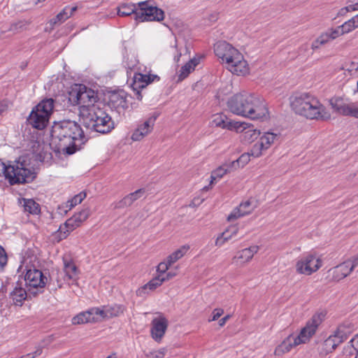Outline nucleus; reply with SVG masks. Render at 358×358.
Masks as SVG:
<instances>
[{"label": "nucleus", "mask_w": 358, "mask_h": 358, "mask_svg": "<svg viewBox=\"0 0 358 358\" xmlns=\"http://www.w3.org/2000/svg\"><path fill=\"white\" fill-rule=\"evenodd\" d=\"M51 137L52 144L56 151L69 155L80 150L87 141L80 124L71 120L55 122L51 130Z\"/></svg>", "instance_id": "1"}, {"label": "nucleus", "mask_w": 358, "mask_h": 358, "mask_svg": "<svg viewBox=\"0 0 358 358\" xmlns=\"http://www.w3.org/2000/svg\"><path fill=\"white\" fill-rule=\"evenodd\" d=\"M227 106L234 114L252 120H263L268 116V109L261 97L245 91L230 97Z\"/></svg>", "instance_id": "2"}, {"label": "nucleus", "mask_w": 358, "mask_h": 358, "mask_svg": "<svg viewBox=\"0 0 358 358\" xmlns=\"http://www.w3.org/2000/svg\"><path fill=\"white\" fill-rule=\"evenodd\" d=\"M290 107L296 114L310 120H327L331 115L315 96L310 93H296L289 98Z\"/></svg>", "instance_id": "3"}, {"label": "nucleus", "mask_w": 358, "mask_h": 358, "mask_svg": "<svg viewBox=\"0 0 358 358\" xmlns=\"http://www.w3.org/2000/svg\"><path fill=\"white\" fill-rule=\"evenodd\" d=\"M215 55L221 59L226 68L236 75H245L248 72L247 62L243 55L226 41H218L214 45Z\"/></svg>", "instance_id": "4"}, {"label": "nucleus", "mask_w": 358, "mask_h": 358, "mask_svg": "<svg viewBox=\"0 0 358 358\" xmlns=\"http://www.w3.org/2000/svg\"><path fill=\"white\" fill-rule=\"evenodd\" d=\"M80 120L85 127L94 131L106 134L114 129V122L101 104L92 109L83 108Z\"/></svg>", "instance_id": "5"}, {"label": "nucleus", "mask_w": 358, "mask_h": 358, "mask_svg": "<svg viewBox=\"0 0 358 358\" xmlns=\"http://www.w3.org/2000/svg\"><path fill=\"white\" fill-rule=\"evenodd\" d=\"M321 323L319 315H314L309 320L306 326L301 329L299 335H290L284 340L275 350V355L282 356L285 352H289L293 348L301 343H306L315 334L318 326Z\"/></svg>", "instance_id": "6"}, {"label": "nucleus", "mask_w": 358, "mask_h": 358, "mask_svg": "<svg viewBox=\"0 0 358 358\" xmlns=\"http://www.w3.org/2000/svg\"><path fill=\"white\" fill-rule=\"evenodd\" d=\"M3 166V174L10 182L13 185L15 184H24L32 182L36 177L34 169L29 167L24 157H19L13 165L6 166L1 162Z\"/></svg>", "instance_id": "7"}, {"label": "nucleus", "mask_w": 358, "mask_h": 358, "mask_svg": "<svg viewBox=\"0 0 358 358\" xmlns=\"http://www.w3.org/2000/svg\"><path fill=\"white\" fill-rule=\"evenodd\" d=\"M54 107V100L46 99L41 101L31 110L27 121L34 128L41 130L48 125Z\"/></svg>", "instance_id": "8"}, {"label": "nucleus", "mask_w": 358, "mask_h": 358, "mask_svg": "<svg viewBox=\"0 0 358 358\" xmlns=\"http://www.w3.org/2000/svg\"><path fill=\"white\" fill-rule=\"evenodd\" d=\"M69 101L74 105L79 106V115L82 116L83 108L92 109V106H97V95L95 92L84 85H79L71 90L69 94Z\"/></svg>", "instance_id": "9"}, {"label": "nucleus", "mask_w": 358, "mask_h": 358, "mask_svg": "<svg viewBox=\"0 0 358 358\" xmlns=\"http://www.w3.org/2000/svg\"><path fill=\"white\" fill-rule=\"evenodd\" d=\"M24 281L27 292L30 295L36 296L43 292L47 278L40 270L29 269L25 274Z\"/></svg>", "instance_id": "10"}, {"label": "nucleus", "mask_w": 358, "mask_h": 358, "mask_svg": "<svg viewBox=\"0 0 358 358\" xmlns=\"http://www.w3.org/2000/svg\"><path fill=\"white\" fill-rule=\"evenodd\" d=\"M322 266L320 258L313 253L304 254L296 263V271L299 274L310 275Z\"/></svg>", "instance_id": "11"}, {"label": "nucleus", "mask_w": 358, "mask_h": 358, "mask_svg": "<svg viewBox=\"0 0 358 358\" xmlns=\"http://www.w3.org/2000/svg\"><path fill=\"white\" fill-rule=\"evenodd\" d=\"M139 11L136 13V21H162L164 18V12L157 6L150 4L148 1L138 3Z\"/></svg>", "instance_id": "12"}, {"label": "nucleus", "mask_w": 358, "mask_h": 358, "mask_svg": "<svg viewBox=\"0 0 358 358\" xmlns=\"http://www.w3.org/2000/svg\"><path fill=\"white\" fill-rule=\"evenodd\" d=\"M158 116L159 114L155 113L143 122L138 124L136 129L133 131L131 138L134 141H140L150 134L153 130Z\"/></svg>", "instance_id": "13"}, {"label": "nucleus", "mask_w": 358, "mask_h": 358, "mask_svg": "<svg viewBox=\"0 0 358 358\" xmlns=\"http://www.w3.org/2000/svg\"><path fill=\"white\" fill-rule=\"evenodd\" d=\"M330 105L339 115L358 118V106L355 103H347L341 99L336 98L330 100Z\"/></svg>", "instance_id": "14"}, {"label": "nucleus", "mask_w": 358, "mask_h": 358, "mask_svg": "<svg viewBox=\"0 0 358 358\" xmlns=\"http://www.w3.org/2000/svg\"><path fill=\"white\" fill-rule=\"evenodd\" d=\"M155 80H159V78L156 75H146L140 73L134 75L131 88L138 101H141L143 98L141 90Z\"/></svg>", "instance_id": "15"}, {"label": "nucleus", "mask_w": 358, "mask_h": 358, "mask_svg": "<svg viewBox=\"0 0 358 358\" xmlns=\"http://www.w3.org/2000/svg\"><path fill=\"white\" fill-rule=\"evenodd\" d=\"M277 134L272 132L264 133L252 147L251 154L255 157H259L264 150L268 149L277 138Z\"/></svg>", "instance_id": "16"}, {"label": "nucleus", "mask_w": 358, "mask_h": 358, "mask_svg": "<svg viewBox=\"0 0 358 358\" xmlns=\"http://www.w3.org/2000/svg\"><path fill=\"white\" fill-rule=\"evenodd\" d=\"M90 216V210L88 208L83 209L78 213H76L72 217L67 220L64 224L66 231H64L61 238H65L69 231H73L76 227H79L80 224L85 221Z\"/></svg>", "instance_id": "17"}, {"label": "nucleus", "mask_w": 358, "mask_h": 358, "mask_svg": "<svg viewBox=\"0 0 358 358\" xmlns=\"http://www.w3.org/2000/svg\"><path fill=\"white\" fill-rule=\"evenodd\" d=\"M259 247L258 245H251L249 248L243 249L236 252L232 259V263L238 266H243L250 262L254 255L258 252Z\"/></svg>", "instance_id": "18"}, {"label": "nucleus", "mask_w": 358, "mask_h": 358, "mask_svg": "<svg viewBox=\"0 0 358 358\" xmlns=\"http://www.w3.org/2000/svg\"><path fill=\"white\" fill-rule=\"evenodd\" d=\"M108 106L119 113L127 108V93L124 91L114 92L110 95Z\"/></svg>", "instance_id": "19"}, {"label": "nucleus", "mask_w": 358, "mask_h": 358, "mask_svg": "<svg viewBox=\"0 0 358 358\" xmlns=\"http://www.w3.org/2000/svg\"><path fill=\"white\" fill-rule=\"evenodd\" d=\"M144 189H138L136 191L130 193L123 197L121 200L113 203V207L115 209L124 208L132 205V203L143 196L145 194Z\"/></svg>", "instance_id": "20"}, {"label": "nucleus", "mask_w": 358, "mask_h": 358, "mask_svg": "<svg viewBox=\"0 0 358 358\" xmlns=\"http://www.w3.org/2000/svg\"><path fill=\"white\" fill-rule=\"evenodd\" d=\"M168 327V321L164 317L155 318L152 321L151 334L155 341H159L164 335Z\"/></svg>", "instance_id": "21"}, {"label": "nucleus", "mask_w": 358, "mask_h": 358, "mask_svg": "<svg viewBox=\"0 0 358 358\" xmlns=\"http://www.w3.org/2000/svg\"><path fill=\"white\" fill-rule=\"evenodd\" d=\"M98 308H92L87 311L80 313L72 318V324H80L87 322H94L99 320Z\"/></svg>", "instance_id": "22"}, {"label": "nucleus", "mask_w": 358, "mask_h": 358, "mask_svg": "<svg viewBox=\"0 0 358 358\" xmlns=\"http://www.w3.org/2000/svg\"><path fill=\"white\" fill-rule=\"evenodd\" d=\"M348 264L349 263H346L345 261L329 270L328 272L329 275H331L333 280L339 281L351 273L352 268H350Z\"/></svg>", "instance_id": "23"}, {"label": "nucleus", "mask_w": 358, "mask_h": 358, "mask_svg": "<svg viewBox=\"0 0 358 358\" xmlns=\"http://www.w3.org/2000/svg\"><path fill=\"white\" fill-rule=\"evenodd\" d=\"M124 308L122 305L114 304L112 306H103L102 309L98 308V317H117L123 313Z\"/></svg>", "instance_id": "24"}, {"label": "nucleus", "mask_w": 358, "mask_h": 358, "mask_svg": "<svg viewBox=\"0 0 358 358\" xmlns=\"http://www.w3.org/2000/svg\"><path fill=\"white\" fill-rule=\"evenodd\" d=\"M353 326L350 324H343L338 327L337 329L331 336L336 338V343L339 344L348 338L353 332Z\"/></svg>", "instance_id": "25"}, {"label": "nucleus", "mask_w": 358, "mask_h": 358, "mask_svg": "<svg viewBox=\"0 0 358 358\" xmlns=\"http://www.w3.org/2000/svg\"><path fill=\"white\" fill-rule=\"evenodd\" d=\"M29 295L30 296L29 293L27 292V289L22 288L21 284L19 285L17 283L15 287L10 292V298L13 300L15 305L22 306V302Z\"/></svg>", "instance_id": "26"}, {"label": "nucleus", "mask_w": 358, "mask_h": 358, "mask_svg": "<svg viewBox=\"0 0 358 358\" xmlns=\"http://www.w3.org/2000/svg\"><path fill=\"white\" fill-rule=\"evenodd\" d=\"M252 211L251 203L249 201L241 203L238 207L235 208L228 215V221H233L238 217L249 214Z\"/></svg>", "instance_id": "27"}, {"label": "nucleus", "mask_w": 358, "mask_h": 358, "mask_svg": "<svg viewBox=\"0 0 358 358\" xmlns=\"http://www.w3.org/2000/svg\"><path fill=\"white\" fill-rule=\"evenodd\" d=\"M238 227L236 225L229 227L225 231L221 233L215 241L216 246H222L226 242L237 236Z\"/></svg>", "instance_id": "28"}, {"label": "nucleus", "mask_w": 358, "mask_h": 358, "mask_svg": "<svg viewBox=\"0 0 358 358\" xmlns=\"http://www.w3.org/2000/svg\"><path fill=\"white\" fill-rule=\"evenodd\" d=\"M77 7L66 6L59 13H58L54 18L50 20V24L55 26L57 24H61L69 19L73 13L76 10Z\"/></svg>", "instance_id": "29"}, {"label": "nucleus", "mask_w": 358, "mask_h": 358, "mask_svg": "<svg viewBox=\"0 0 358 358\" xmlns=\"http://www.w3.org/2000/svg\"><path fill=\"white\" fill-rule=\"evenodd\" d=\"M165 280L166 278L164 276H162V275H158L157 277L152 279L144 286L138 289L137 291V294L139 296H142L143 294L146 293L147 289L154 290L158 287H159Z\"/></svg>", "instance_id": "30"}, {"label": "nucleus", "mask_w": 358, "mask_h": 358, "mask_svg": "<svg viewBox=\"0 0 358 358\" xmlns=\"http://www.w3.org/2000/svg\"><path fill=\"white\" fill-rule=\"evenodd\" d=\"M199 63V59L194 57L182 66L178 74V81H182L185 79L189 74L194 70Z\"/></svg>", "instance_id": "31"}, {"label": "nucleus", "mask_w": 358, "mask_h": 358, "mask_svg": "<svg viewBox=\"0 0 358 358\" xmlns=\"http://www.w3.org/2000/svg\"><path fill=\"white\" fill-rule=\"evenodd\" d=\"M233 171L234 170L231 166V162H225L212 172L210 176V184H213L217 180L222 178L227 173H230Z\"/></svg>", "instance_id": "32"}, {"label": "nucleus", "mask_w": 358, "mask_h": 358, "mask_svg": "<svg viewBox=\"0 0 358 358\" xmlns=\"http://www.w3.org/2000/svg\"><path fill=\"white\" fill-rule=\"evenodd\" d=\"M213 122L216 127L228 129L237 127L236 124H238V122L229 121L227 117L223 114L215 115Z\"/></svg>", "instance_id": "33"}, {"label": "nucleus", "mask_w": 358, "mask_h": 358, "mask_svg": "<svg viewBox=\"0 0 358 358\" xmlns=\"http://www.w3.org/2000/svg\"><path fill=\"white\" fill-rule=\"evenodd\" d=\"M336 338L330 335L320 345V352L322 356H326L333 352L339 345L336 343Z\"/></svg>", "instance_id": "34"}, {"label": "nucleus", "mask_w": 358, "mask_h": 358, "mask_svg": "<svg viewBox=\"0 0 358 358\" xmlns=\"http://www.w3.org/2000/svg\"><path fill=\"white\" fill-rule=\"evenodd\" d=\"M139 11V8L134 3H122L117 8V15L125 17L133 15L136 21V13Z\"/></svg>", "instance_id": "35"}, {"label": "nucleus", "mask_w": 358, "mask_h": 358, "mask_svg": "<svg viewBox=\"0 0 358 358\" xmlns=\"http://www.w3.org/2000/svg\"><path fill=\"white\" fill-rule=\"evenodd\" d=\"M22 207L24 212L31 215H38L41 213L40 205L31 199H23Z\"/></svg>", "instance_id": "36"}, {"label": "nucleus", "mask_w": 358, "mask_h": 358, "mask_svg": "<svg viewBox=\"0 0 358 358\" xmlns=\"http://www.w3.org/2000/svg\"><path fill=\"white\" fill-rule=\"evenodd\" d=\"M343 353L346 357L354 356L355 358H358V335L350 340L348 345L345 347Z\"/></svg>", "instance_id": "37"}, {"label": "nucleus", "mask_w": 358, "mask_h": 358, "mask_svg": "<svg viewBox=\"0 0 358 358\" xmlns=\"http://www.w3.org/2000/svg\"><path fill=\"white\" fill-rule=\"evenodd\" d=\"M64 269L66 277L73 281L78 279V271L77 266L71 261L64 260Z\"/></svg>", "instance_id": "38"}, {"label": "nucleus", "mask_w": 358, "mask_h": 358, "mask_svg": "<svg viewBox=\"0 0 358 358\" xmlns=\"http://www.w3.org/2000/svg\"><path fill=\"white\" fill-rule=\"evenodd\" d=\"M189 249V245H182L167 257L168 265H172L182 258Z\"/></svg>", "instance_id": "39"}, {"label": "nucleus", "mask_w": 358, "mask_h": 358, "mask_svg": "<svg viewBox=\"0 0 358 358\" xmlns=\"http://www.w3.org/2000/svg\"><path fill=\"white\" fill-rule=\"evenodd\" d=\"M250 156H252L251 152L250 153H243L237 159L230 162L231 166L234 171L243 167L250 162Z\"/></svg>", "instance_id": "40"}, {"label": "nucleus", "mask_w": 358, "mask_h": 358, "mask_svg": "<svg viewBox=\"0 0 358 358\" xmlns=\"http://www.w3.org/2000/svg\"><path fill=\"white\" fill-rule=\"evenodd\" d=\"M331 40V38L329 35L327 31L324 33L321 34L312 43L311 48L313 50H316L320 48V46L324 45L329 43Z\"/></svg>", "instance_id": "41"}, {"label": "nucleus", "mask_w": 358, "mask_h": 358, "mask_svg": "<svg viewBox=\"0 0 358 358\" xmlns=\"http://www.w3.org/2000/svg\"><path fill=\"white\" fill-rule=\"evenodd\" d=\"M357 18L355 15L341 25L345 34H348L358 27V20Z\"/></svg>", "instance_id": "42"}, {"label": "nucleus", "mask_w": 358, "mask_h": 358, "mask_svg": "<svg viewBox=\"0 0 358 358\" xmlns=\"http://www.w3.org/2000/svg\"><path fill=\"white\" fill-rule=\"evenodd\" d=\"M86 197V193L85 192H80L78 194H76L74 196L71 200H69L66 203V208H69V209H71L76 205L80 203Z\"/></svg>", "instance_id": "43"}, {"label": "nucleus", "mask_w": 358, "mask_h": 358, "mask_svg": "<svg viewBox=\"0 0 358 358\" xmlns=\"http://www.w3.org/2000/svg\"><path fill=\"white\" fill-rule=\"evenodd\" d=\"M260 131L257 129H249L244 132V138L248 142H253L258 138Z\"/></svg>", "instance_id": "44"}, {"label": "nucleus", "mask_w": 358, "mask_h": 358, "mask_svg": "<svg viewBox=\"0 0 358 358\" xmlns=\"http://www.w3.org/2000/svg\"><path fill=\"white\" fill-rule=\"evenodd\" d=\"M28 23L26 21H19L15 24H13L10 27V31L16 33L20 32L27 29Z\"/></svg>", "instance_id": "45"}, {"label": "nucleus", "mask_w": 358, "mask_h": 358, "mask_svg": "<svg viewBox=\"0 0 358 358\" xmlns=\"http://www.w3.org/2000/svg\"><path fill=\"white\" fill-rule=\"evenodd\" d=\"M327 32L329 33V35L331 41L336 39V38H338L340 36L345 34V33H344L342 27H341V26H338L335 29H329L327 31Z\"/></svg>", "instance_id": "46"}, {"label": "nucleus", "mask_w": 358, "mask_h": 358, "mask_svg": "<svg viewBox=\"0 0 358 358\" xmlns=\"http://www.w3.org/2000/svg\"><path fill=\"white\" fill-rule=\"evenodd\" d=\"M171 265H168V259H166V262H163L159 264L157 266V272L159 273V275H162V276H164V273L166 271L169 269V268Z\"/></svg>", "instance_id": "47"}, {"label": "nucleus", "mask_w": 358, "mask_h": 358, "mask_svg": "<svg viewBox=\"0 0 358 358\" xmlns=\"http://www.w3.org/2000/svg\"><path fill=\"white\" fill-rule=\"evenodd\" d=\"M224 313V310L222 308H215L212 313V317L208 319V322L215 321Z\"/></svg>", "instance_id": "48"}, {"label": "nucleus", "mask_w": 358, "mask_h": 358, "mask_svg": "<svg viewBox=\"0 0 358 358\" xmlns=\"http://www.w3.org/2000/svg\"><path fill=\"white\" fill-rule=\"evenodd\" d=\"M346 263H349L348 264L350 268H352V271L354 270V268L358 266V254L352 256L350 259L345 261Z\"/></svg>", "instance_id": "49"}, {"label": "nucleus", "mask_w": 358, "mask_h": 358, "mask_svg": "<svg viewBox=\"0 0 358 358\" xmlns=\"http://www.w3.org/2000/svg\"><path fill=\"white\" fill-rule=\"evenodd\" d=\"M8 260V255L6 252V250L3 247H1V269L6 264Z\"/></svg>", "instance_id": "50"}, {"label": "nucleus", "mask_w": 358, "mask_h": 358, "mask_svg": "<svg viewBox=\"0 0 358 358\" xmlns=\"http://www.w3.org/2000/svg\"><path fill=\"white\" fill-rule=\"evenodd\" d=\"M352 10H355V8H352L350 5L346 6V7H344V8H342L338 15H344L345 14H346L349 11H352Z\"/></svg>", "instance_id": "51"}, {"label": "nucleus", "mask_w": 358, "mask_h": 358, "mask_svg": "<svg viewBox=\"0 0 358 358\" xmlns=\"http://www.w3.org/2000/svg\"><path fill=\"white\" fill-rule=\"evenodd\" d=\"M229 318H230V315H227L224 316V317H222L219 321V326L220 327H223L226 324V322L228 321V320Z\"/></svg>", "instance_id": "52"}, {"label": "nucleus", "mask_w": 358, "mask_h": 358, "mask_svg": "<svg viewBox=\"0 0 358 358\" xmlns=\"http://www.w3.org/2000/svg\"><path fill=\"white\" fill-rule=\"evenodd\" d=\"M350 2L352 3L350 6L352 8H355V10H358V0H350Z\"/></svg>", "instance_id": "53"}, {"label": "nucleus", "mask_w": 358, "mask_h": 358, "mask_svg": "<svg viewBox=\"0 0 358 358\" xmlns=\"http://www.w3.org/2000/svg\"><path fill=\"white\" fill-rule=\"evenodd\" d=\"M176 49V52H177V54L176 55L174 56V61L178 63L179 61H180V58L182 55L181 52H178V51L177 50V46L176 45L175 46Z\"/></svg>", "instance_id": "54"}, {"label": "nucleus", "mask_w": 358, "mask_h": 358, "mask_svg": "<svg viewBox=\"0 0 358 358\" xmlns=\"http://www.w3.org/2000/svg\"><path fill=\"white\" fill-rule=\"evenodd\" d=\"M175 275L176 274L174 273L169 272L168 273L166 274V276H164V277L166 280H169V279L172 278L173 276H175Z\"/></svg>", "instance_id": "55"}, {"label": "nucleus", "mask_w": 358, "mask_h": 358, "mask_svg": "<svg viewBox=\"0 0 358 358\" xmlns=\"http://www.w3.org/2000/svg\"><path fill=\"white\" fill-rule=\"evenodd\" d=\"M42 350H37L34 352V355H32L31 358H34L35 357L40 356L41 355Z\"/></svg>", "instance_id": "56"}, {"label": "nucleus", "mask_w": 358, "mask_h": 358, "mask_svg": "<svg viewBox=\"0 0 358 358\" xmlns=\"http://www.w3.org/2000/svg\"><path fill=\"white\" fill-rule=\"evenodd\" d=\"M8 107V102H6V103L5 105L3 104V103L1 102V111L3 110V107Z\"/></svg>", "instance_id": "57"}, {"label": "nucleus", "mask_w": 358, "mask_h": 358, "mask_svg": "<svg viewBox=\"0 0 358 358\" xmlns=\"http://www.w3.org/2000/svg\"><path fill=\"white\" fill-rule=\"evenodd\" d=\"M106 358H113L112 355H108Z\"/></svg>", "instance_id": "58"}, {"label": "nucleus", "mask_w": 358, "mask_h": 358, "mask_svg": "<svg viewBox=\"0 0 358 358\" xmlns=\"http://www.w3.org/2000/svg\"><path fill=\"white\" fill-rule=\"evenodd\" d=\"M3 292V287H1V292Z\"/></svg>", "instance_id": "59"}, {"label": "nucleus", "mask_w": 358, "mask_h": 358, "mask_svg": "<svg viewBox=\"0 0 358 358\" xmlns=\"http://www.w3.org/2000/svg\"><path fill=\"white\" fill-rule=\"evenodd\" d=\"M356 16H357V20H358V14H357Z\"/></svg>", "instance_id": "60"}, {"label": "nucleus", "mask_w": 358, "mask_h": 358, "mask_svg": "<svg viewBox=\"0 0 358 358\" xmlns=\"http://www.w3.org/2000/svg\"><path fill=\"white\" fill-rule=\"evenodd\" d=\"M357 90H358V81H357Z\"/></svg>", "instance_id": "61"}]
</instances>
